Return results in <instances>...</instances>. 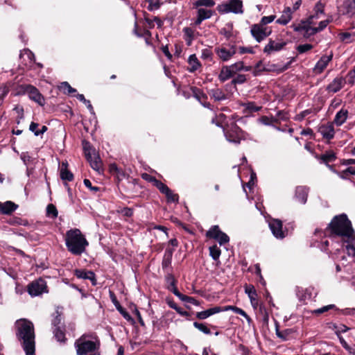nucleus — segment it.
Listing matches in <instances>:
<instances>
[{
    "label": "nucleus",
    "mask_w": 355,
    "mask_h": 355,
    "mask_svg": "<svg viewBox=\"0 0 355 355\" xmlns=\"http://www.w3.org/2000/svg\"><path fill=\"white\" fill-rule=\"evenodd\" d=\"M331 232L340 236L346 243L345 245L347 253L349 256H355V234L351 221L347 215L336 216L329 224Z\"/></svg>",
    "instance_id": "obj_1"
},
{
    "label": "nucleus",
    "mask_w": 355,
    "mask_h": 355,
    "mask_svg": "<svg viewBox=\"0 0 355 355\" xmlns=\"http://www.w3.org/2000/svg\"><path fill=\"white\" fill-rule=\"evenodd\" d=\"M17 335L19 340H23L24 349L26 355L35 354V334L33 324L31 322L21 319L16 322Z\"/></svg>",
    "instance_id": "obj_2"
},
{
    "label": "nucleus",
    "mask_w": 355,
    "mask_h": 355,
    "mask_svg": "<svg viewBox=\"0 0 355 355\" xmlns=\"http://www.w3.org/2000/svg\"><path fill=\"white\" fill-rule=\"evenodd\" d=\"M65 243L68 250L75 255L83 253L89 244L78 229H72L67 232Z\"/></svg>",
    "instance_id": "obj_3"
},
{
    "label": "nucleus",
    "mask_w": 355,
    "mask_h": 355,
    "mask_svg": "<svg viewBox=\"0 0 355 355\" xmlns=\"http://www.w3.org/2000/svg\"><path fill=\"white\" fill-rule=\"evenodd\" d=\"M75 346L78 355H95L92 354L98 349V344L82 336L76 341Z\"/></svg>",
    "instance_id": "obj_4"
},
{
    "label": "nucleus",
    "mask_w": 355,
    "mask_h": 355,
    "mask_svg": "<svg viewBox=\"0 0 355 355\" xmlns=\"http://www.w3.org/2000/svg\"><path fill=\"white\" fill-rule=\"evenodd\" d=\"M217 10L220 14H226L229 12L243 14V2L241 0H230L227 2L218 5Z\"/></svg>",
    "instance_id": "obj_5"
},
{
    "label": "nucleus",
    "mask_w": 355,
    "mask_h": 355,
    "mask_svg": "<svg viewBox=\"0 0 355 355\" xmlns=\"http://www.w3.org/2000/svg\"><path fill=\"white\" fill-rule=\"evenodd\" d=\"M250 33L257 42H261L271 34L272 29L269 26H263L258 23L252 25Z\"/></svg>",
    "instance_id": "obj_6"
},
{
    "label": "nucleus",
    "mask_w": 355,
    "mask_h": 355,
    "mask_svg": "<svg viewBox=\"0 0 355 355\" xmlns=\"http://www.w3.org/2000/svg\"><path fill=\"white\" fill-rule=\"evenodd\" d=\"M84 149L85 157L89 162L91 167L100 173L102 169V162L95 149L92 148L90 146L87 147L86 146L84 147Z\"/></svg>",
    "instance_id": "obj_7"
},
{
    "label": "nucleus",
    "mask_w": 355,
    "mask_h": 355,
    "mask_svg": "<svg viewBox=\"0 0 355 355\" xmlns=\"http://www.w3.org/2000/svg\"><path fill=\"white\" fill-rule=\"evenodd\" d=\"M84 149L85 157L89 162L91 167L100 173L102 169V162L95 149L92 148L90 146L87 147L86 146L84 147Z\"/></svg>",
    "instance_id": "obj_8"
},
{
    "label": "nucleus",
    "mask_w": 355,
    "mask_h": 355,
    "mask_svg": "<svg viewBox=\"0 0 355 355\" xmlns=\"http://www.w3.org/2000/svg\"><path fill=\"white\" fill-rule=\"evenodd\" d=\"M223 132L228 141L236 144L240 143L241 139L242 137V132L241 130L236 123H232L230 129L228 130H226L225 128H223Z\"/></svg>",
    "instance_id": "obj_9"
},
{
    "label": "nucleus",
    "mask_w": 355,
    "mask_h": 355,
    "mask_svg": "<svg viewBox=\"0 0 355 355\" xmlns=\"http://www.w3.org/2000/svg\"><path fill=\"white\" fill-rule=\"evenodd\" d=\"M206 236L210 239H214L219 243L220 245H223L229 242V236L223 232L218 225H214L206 233Z\"/></svg>",
    "instance_id": "obj_10"
},
{
    "label": "nucleus",
    "mask_w": 355,
    "mask_h": 355,
    "mask_svg": "<svg viewBox=\"0 0 355 355\" xmlns=\"http://www.w3.org/2000/svg\"><path fill=\"white\" fill-rule=\"evenodd\" d=\"M315 17V15H311L306 21H302L298 26L295 28V31H304L305 36H311L318 33L317 28L312 26L314 24L313 20Z\"/></svg>",
    "instance_id": "obj_11"
},
{
    "label": "nucleus",
    "mask_w": 355,
    "mask_h": 355,
    "mask_svg": "<svg viewBox=\"0 0 355 355\" xmlns=\"http://www.w3.org/2000/svg\"><path fill=\"white\" fill-rule=\"evenodd\" d=\"M215 52L222 61L227 62L236 54V48L235 46H221L216 47Z\"/></svg>",
    "instance_id": "obj_12"
},
{
    "label": "nucleus",
    "mask_w": 355,
    "mask_h": 355,
    "mask_svg": "<svg viewBox=\"0 0 355 355\" xmlns=\"http://www.w3.org/2000/svg\"><path fill=\"white\" fill-rule=\"evenodd\" d=\"M28 291L31 296H37L46 293L47 292L46 283L44 279H38L28 285Z\"/></svg>",
    "instance_id": "obj_13"
},
{
    "label": "nucleus",
    "mask_w": 355,
    "mask_h": 355,
    "mask_svg": "<svg viewBox=\"0 0 355 355\" xmlns=\"http://www.w3.org/2000/svg\"><path fill=\"white\" fill-rule=\"evenodd\" d=\"M269 227L275 237L282 239L286 236V232L283 230L282 222L279 219H271L268 221Z\"/></svg>",
    "instance_id": "obj_14"
},
{
    "label": "nucleus",
    "mask_w": 355,
    "mask_h": 355,
    "mask_svg": "<svg viewBox=\"0 0 355 355\" xmlns=\"http://www.w3.org/2000/svg\"><path fill=\"white\" fill-rule=\"evenodd\" d=\"M285 45L286 42H284L282 39H270L268 44H266L264 47L263 52L267 54H271L273 52L280 51Z\"/></svg>",
    "instance_id": "obj_15"
},
{
    "label": "nucleus",
    "mask_w": 355,
    "mask_h": 355,
    "mask_svg": "<svg viewBox=\"0 0 355 355\" xmlns=\"http://www.w3.org/2000/svg\"><path fill=\"white\" fill-rule=\"evenodd\" d=\"M25 92L28 95L29 98L42 105L44 103V99L37 89L32 85L26 86Z\"/></svg>",
    "instance_id": "obj_16"
},
{
    "label": "nucleus",
    "mask_w": 355,
    "mask_h": 355,
    "mask_svg": "<svg viewBox=\"0 0 355 355\" xmlns=\"http://www.w3.org/2000/svg\"><path fill=\"white\" fill-rule=\"evenodd\" d=\"M345 80L343 77H336L327 87V91L331 93H336L340 91L345 85Z\"/></svg>",
    "instance_id": "obj_17"
},
{
    "label": "nucleus",
    "mask_w": 355,
    "mask_h": 355,
    "mask_svg": "<svg viewBox=\"0 0 355 355\" xmlns=\"http://www.w3.org/2000/svg\"><path fill=\"white\" fill-rule=\"evenodd\" d=\"M319 132L322 137L327 139H331L334 138L335 135V130L333 123H329L327 124L322 125L319 127Z\"/></svg>",
    "instance_id": "obj_18"
},
{
    "label": "nucleus",
    "mask_w": 355,
    "mask_h": 355,
    "mask_svg": "<svg viewBox=\"0 0 355 355\" xmlns=\"http://www.w3.org/2000/svg\"><path fill=\"white\" fill-rule=\"evenodd\" d=\"M333 53L329 55H323L318 61L313 69L315 73H321L328 65L329 62L332 60Z\"/></svg>",
    "instance_id": "obj_19"
},
{
    "label": "nucleus",
    "mask_w": 355,
    "mask_h": 355,
    "mask_svg": "<svg viewBox=\"0 0 355 355\" xmlns=\"http://www.w3.org/2000/svg\"><path fill=\"white\" fill-rule=\"evenodd\" d=\"M245 292L248 295L251 304L254 309H257L259 306L257 299V293L254 286L250 284L245 286Z\"/></svg>",
    "instance_id": "obj_20"
},
{
    "label": "nucleus",
    "mask_w": 355,
    "mask_h": 355,
    "mask_svg": "<svg viewBox=\"0 0 355 355\" xmlns=\"http://www.w3.org/2000/svg\"><path fill=\"white\" fill-rule=\"evenodd\" d=\"M161 193L164 194L169 202H178L179 196L178 194L174 193L166 184L164 183L158 189Z\"/></svg>",
    "instance_id": "obj_21"
},
{
    "label": "nucleus",
    "mask_w": 355,
    "mask_h": 355,
    "mask_svg": "<svg viewBox=\"0 0 355 355\" xmlns=\"http://www.w3.org/2000/svg\"><path fill=\"white\" fill-rule=\"evenodd\" d=\"M75 275L78 278L89 279L93 285H96L95 274L92 270H76Z\"/></svg>",
    "instance_id": "obj_22"
},
{
    "label": "nucleus",
    "mask_w": 355,
    "mask_h": 355,
    "mask_svg": "<svg viewBox=\"0 0 355 355\" xmlns=\"http://www.w3.org/2000/svg\"><path fill=\"white\" fill-rule=\"evenodd\" d=\"M309 189L306 187L300 186L296 188L295 198L301 204H305L307 200Z\"/></svg>",
    "instance_id": "obj_23"
},
{
    "label": "nucleus",
    "mask_w": 355,
    "mask_h": 355,
    "mask_svg": "<svg viewBox=\"0 0 355 355\" xmlns=\"http://www.w3.org/2000/svg\"><path fill=\"white\" fill-rule=\"evenodd\" d=\"M348 114V110L347 109L342 108L336 113L333 123L336 124L337 126L342 125L347 121Z\"/></svg>",
    "instance_id": "obj_24"
},
{
    "label": "nucleus",
    "mask_w": 355,
    "mask_h": 355,
    "mask_svg": "<svg viewBox=\"0 0 355 355\" xmlns=\"http://www.w3.org/2000/svg\"><path fill=\"white\" fill-rule=\"evenodd\" d=\"M220 311H223L222 308H220V306H214L205 311L198 312L196 314V317L200 320H205L209 318V316L218 313Z\"/></svg>",
    "instance_id": "obj_25"
},
{
    "label": "nucleus",
    "mask_w": 355,
    "mask_h": 355,
    "mask_svg": "<svg viewBox=\"0 0 355 355\" xmlns=\"http://www.w3.org/2000/svg\"><path fill=\"white\" fill-rule=\"evenodd\" d=\"M17 205L12 201L0 202V212L3 214H10L17 208Z\"/></svg>",
    "instance_id": "obj_26"
},
{
    "label": "nucleus",
    "mask_w": 355,
    "mask_h": 355,
    "mask_svg": "<svg viewBox=\"0 0 355 355\" xmlns=\"http://www.w3.org/2000/svg\"><path fill=\"white\" fill-rule=\"evenodd\" d=\"M188 64L189 66L187 68V70L190 73H193L201 67V64L196 54H192L189 57Z\"/></svg>",
    "instance_id": "obj_27"
},
{
    "label": "nucleus",
    "mask_w": 355,
    "mask_h": 355,
    "mask_svg": "<svg viewBox=\"0 0 355 355\" xmlns=\"http://www.w3.org/2000/svg\"><path fill=\"white\" fill-rule=\"evenodd\" d=\"M234 76L230 66H224L222 67L218 76V78L221 82H225Z\"/></svg>",
    "instance_id": "obj_28"
},
{
    "label": "nucleus",
    "mask_w": 355,
    "mask_h": 355,
    "mask_svg": "<svg viewBox=\"0 0 355 355\" xmlns=\"http://www.w3.org/2000/svg\"><path fill=\"white\" fill-rule=\"evenodd\" d=\"M67 162H62L60 166V178L62 180L71 181L73 179V175L68 168Z\"/></svg>",
    "instance_id": "obj_29"
},
{
    "label": "nucleus",
    "mask_w": 355,
    "mask_h": 355,
    "mask_svg": "<svg viewBox=\"0 0 355 355\" xmlns=\"http://www.w3.org/2000/svg\"><path fill=\"white\" fill-rule=\"evenodd\" d=\"M211 98L216 101L225 100L227 96L221 89L214 88L208 92Z\"/></svg>",
    "instance_id": "obj_30"
},
{
    "label": "nucleus",
    "mask_w": 355,
    "mask_h": 355,
    "mask_svg": "<svg viewBox=\"0 0 355 355\" xmlns=\"http://www.w3.org/2000/svg\"><path fill=\"white\" fill-rule=\"evenodd\" d=\"M291 9L287 7L283 11L282 16L277 20V23L282 25L287 24L291 19Z\"/></svg>",
    "instance_id": "obj_31"
},
{
    "label": "nucleus",
    "mask_w": 355,
    "mask_h": 355,
    "mask_svg": "<svg viewBox=\"0 0 355 355\" xmlns=\"http://www.w3.org/2000/svg\"><path fill=\"white\" fill-rule=\"evenodd\" d=\"M166 280H167V282L168 284V288L175 295L177 296L178 297H180V296L182 295V293H180L178 288H176L175 286V278L173 277V275H168L167 277H166Z\"/></svg>",
    "instance_id": "obj_32"
},
{
    "label": "nucleus",
    "mask_w": 355,
    "mask_h": 355,
    "mask_svg": "<svg viewBox=\"0 0 355 355\" xmlns=\"http://www.w3.org/2000/svg\"><path fill=\"white\" fill-rule=\"evenodd\" d=\"M173 250L172 249H166L165 250L162 266L163 269L168 268L171 264L172 256H173Z\"/></svg>",
    "instance_id": "obj_33"
},
{
    "label": "nucleus",
    "mask_w": 355,
    "mask_h": 355,
    "mask_svg": "<svg viewBox=\"0 0 355 355\" xmlns=\"http://www.w3.org/2000/svg\"><path fill=\"white\" fill-rule=\"evenodd\" d=\"M230 66L232 70L233 71L234 75L237 72L241 71H249L251 70V67L245 66L243 62H236Z\"/></svg>",
    "instance_id": "obj_34"
},
{
    "label": "nucleus",
    "mask_w": 355,
    "mask_h": 355,
    "mask_svg": "<svg viewBox=\"0 0 355 355\" xmlns=\"http://www.w3.org/2000/svg\"><path fill=\"white\" fill-rule=\"evenodd\" d=\"M197 15L200 17V18L203 19L204 20L211 18L214 11H213L211 9L208 8H197Z\"/></svg>",
    "instance_id": "obj_35"
},
{
    "label": "nucleus",
    "mask_w": 355,
    "mask_h": 355,
    "mask_svg": "<svg viewBox=\"0 0 355 355\" xmlns=\"http://www.w3.org/2000/svg\"><path fill=\"white\" fill-rule=\"evenodd\" d=\"M338 36L340 41L346 44L353 42L355 40L354 33L344 32L340 33Z\"/></svg>",
    "instance_id": "obj_36"
},
{
    "label": "nucleus",
    "mask_w": 355,
    "mask_h": 355,
    "mask_svg": "<svg viewBox=\"0 0 355 355\" xmlns=\"http://www.w3.org/2000/svg\"><path fill=\"white\" fill-rule=\"evenodd\" d=\"M216 3L214 0H197L194 3V7L204 8H211L215 6Z\"/></svg>",
    "instance_id": "obj_37"
},
{
    "label": "nucleus",
    "mask_w": 355,
    "mask_h": 355,
    "mask_svg": "<svg viewBox=\"0 0 355 355\" xmlns=\"http://www.w3.org/2000/svg\"><path fill=\"white\" fill-rule=\"evenodd\" d=\"M141 178L149 182H151L153 183V184L156 187L157 189H159L162 184H163L162 182H160L159 180H157L155 177L148 174V173H143L141 175Z\"/></svg>",
    "instance_id": "obj_38"
},
{
    "label": "nucleus",
    "mask_w": 355,
    "mask_h": 355,
    "mask_svg": "<svg viewBox=\"0 0 355 355\" xmlns=\"http://www.w3.org/2000/svg\"><path fill=\"white\" fill-rule=\"evenodd\" d=\"M320 159L322 162L327 164L328 162H333L336 159V155L332 151L327 152L322 155Z\"/></svg>",
    "instance_id": "obj_39"
},
{
    "label": "nucleus",
    "mask_w": 355,
    "mask_h": 355,
    "mask_svg": "<svg viewBox=\"0 0 355 355\" xmlns=\"http://www.w3.org/2000/svg\"><path fill=\"white\" fill-rule=\"evenodd\" d=\"M273 117L274 122L278 123L280 121H286L288 119V114L284 110H280L277 112L276 116Z\"/></svg>",
    "instance_id": "obj_40"
},
{
    "label": "nucleus",
    "mask_w": 355,
    "mask_h": 355,
    "mask_svg": "<svg viewBox=\"0 0 355 355\" xmlns=\"http://www.w3.org/2000/svg\"><path fill=\"white\" fill-rule=\"evenodd\" d=\"M346 12L349 15L355 14V0H347L345 2Z\"/></svg>",
    "instance_id": "obj_41"
},
{
    "label": "nucleus",
    "mask_w": 355,
    "mask_h": 355,
    "mask_svg": "<svg viewBox=\"0 0 355 355\" xmlns=\"http://www.w3.org/2000/svg\"><path fill=\"white\" fill-rule=\"evenodd\" d=\"M54 336L58 341L64 343L65 341V336L64 333L61 329V327H58L55 328L54 331Z\"/></svg>",
    "instance_id": "obj_42"
},
{
    "label": "nucleus",
    "mask_w": 355,
    "mask_h": 355,
    "mask_svg": "<svg viewBox=\"0 0 355 355\" xmlns=\"http://www.w3.org/2000/svg\"><path fill=\"white\" fill-rule=\"evenodd\" d=\"M222 310H223V311H227V310H232L234 313H238L241 315H243L246 318H248V315H247V313L243 309L238 308L236 306H225L223 309H222Z\"/></svg>",
    "instance_id": "obj_43"
},
{
    "label": "nucleus",
    "mask_w": 355,
    "mask_h": 355,
    "mask_svg": "<svg viewBox=\"0 0 355 355\" xmlns=\"http://www.w3.org/2000/svg\"><path fill=\"white\" fill-rule=\"evenodd\" d=\"M220 253V250L216 245L209 248V254L214 260L218 259Z\"/></svg>",
    "instance_id": "obj_44"
},
{
    "label": "nucleus",
    "mask_w": 355,
    "mask_h": 355,
    "mask_svg": "<svg viewBox=\"0 0 355 355\" xmlns=\"http://www.w3.org/2000/svg\"><path fill=\"white\" fill-rule=\"evenodd\" d=\"M60 89H62L64 93L71 94L76 92V89L71 87L67 82H62L60 85Z\"/></svg>",
    "instance_id": "obj_45"
},
{
    "label": "nucleus",
    "mask_w": 355,
    "mask_h": 355,
    "mask_svg": "<svg viewBox=\"0 0 355 355\" xmlns=\"http://www.w3.org/2000/svg\"><path fill=\"white\" fill-rule=\"evenodd\" d=\"M58 211L56 207L53 204H49L46 207V214L53 218L58 216Z\"/></svg>",
    "instance_id": "obj_46"
},
{
    "label": "nucleus",
    "mask_w": 355,
    "mask_h": 355,
    "mask_svg": "<svg viewBox=\"0 0 355 355\" xmlns=\"http://www.w3.org/2000/svg\"><path fill=\"white\" fill-rule=\"evenodd\" d=\"M335 307L334 304H329L327 306H324L320 309H315L312 311V313L315 315H320L324 313L331 309H333Z\"/></svg>",
    "instance_id": "obj_47"
},
{
    "label": "nucleus",
    "mask_w": 355,
    "mask_h": 355,
    "mask_svg": "<svg viewBox=\"0 0 355 355\" xmlns=\"http://www.w3.org/2000/svg\"><path fill=\"white\" fill-rule=\"evenodd\" d=\"M225 119V115L223 114H219L214 119H212V123H215L217 126L224 128L223 123Z\"/></svg>",
    "instance_id": "obj_48"
},
{
    "label": "nucleus",
    "mask_w": 355,
    "mask_h": 355,
    "mask_svg": "<svg viewBox=\"0 0 355 355\" xmlns=\"http://www.w3.org/2000/svg\"><path fill=\"white\" fill-rule=\"evenodd\" d=\"M193 326L199 331L203 332L205 334H209L211 333L209 329L203 323L195 322H193Z\"/></svg>",
    "instance_id": "obj_49"
},
{
    "label": "nucleus",
    "mask_w": 355,
    "mask_h": 355,
    "mask_svg": "<svg viewBox=\"0 0 355 355\" xmlns=\"http://www.w3.org/2000/svg\"><path fill=\"white\" fill-rule=\"evenodd\" d=\"M245 109L248 110L250 112H258L261 109V107L257 106L253 102H249L244 105Z\"/></svg>",
    "instance_id": "obj_50"
},
{
    "label": "nucleus",
    "mask_w": 355,
    "mask_h": 355,
    "mask_svg": "<svg viewBox=\"0 0 355 355\" xmlns=\"http://www.w3.org/2000/svg\"><path fill=\"white\" fill-rule=\"evenodd\" d=\"M314 10L315 12V14L314 15L315 17L314 18V19H317L320 17L319 15L323 14L324 12V5L320 1H318L315 6Z\"/></svg>",
    "instance_id": "obj_51"
},
{
    "label": "nucleus",
    "mask_w": 355,
    "mask_h": 355,
    "mask_svg": "<svg viewBox=\"0 0 355 355\" xmlns=\"http://www.w3.org/2000/svg\"><path fill=\"white\" fill-rule=\"evenodd\" d=\"M116 307L126 320L130 321L132 323L134 322V320L130 316V315L125 310H124L120 305H117L116 306Z\"/></svg>",
    "instance_id": "obj_52"
},
{
    "label": "nucleus",
    "mask_w": 355,
    "mask_h": 355,
    "mask_svg": "<svg viewBox=\"0 0 355 355\" xmlns=\"http://www.w3.org/2000/svg\"><path fill=\"white\" fill-rule=\"evenodd\" d=\"M313 46L310 44H300L297 46V51L299 53H304L312 49Z\"/></svg>",
    "instance_id": "obj_53"
},
{
    "label": "nucleus",
    "mask_w": 355,
    "mask_h": 355,
    "mask_svg": "<svg viewBox=\"0 0 355 355\" xmlns=\"http://www.w3.org/2000/svg\"><path fill=\"white\" fill-rule=\"evenodd\" d=\"M180 299L183 302L191 303V304L196 305V306L200 304L199 302L197 300H196L195 298H193L192 297H189V296L184 295L183 294L180 296Z\"/></svg>",
    "instance_id": "obj_54"
},
{
    "label": "nucleus",
    "mask_w": 355,
    "mask_h": 355,
    "mask_svg": "<svg viewBox=\"0 0 355 355\" xmlns=\"http://www.w3.org/2000/svg\"><path fill=\"white\" fill-rule=\"evenodd\" d=\"M335 333L338 336H340L341 333H345L349 330V328L345 324H339L334 326Z\"/></svg>",
    "instance_id": "obj_55"
},
{
    "label": "nucleus",
    "mask_w": 355,
    "mask_h": 355,
    "mask_svg": "<svg viewBox=\"0 0 355 355\" xmlns=\"http://www.w3.org/2000/svg\"><path fill=\"white\" fill-rule=\"evenodd\" d=\"M275 19V15H270L267 17H263L259 22L260 24L263 26H268L267 24L272 22Z\"/></svg>",
    "instance_id": "obj_56"
},
{
    "label": "nucleus",
    "mask_w": 355,
    "mask_h": 355,
    "mask_svg": "<svg viewBox=\"0 0 355 355\" xmlns=\"http://www.w3.org/2000/svg\"><path fill=\"white\" fill-rule=\"evenodd\" d=\"M159 0H149L148 9L149 10H155L159 8Z\"/></svg>",
    "instance_id": "obj_57"
},
{
    "label": "nucleus",
    "mask_w": 355,
    "mask_h": 355,
    "mask_svg": "<svg viewBox=\"0 0 355 355\" xmlns=\"http://www.w3.org/2000/svg\"><path fill=\"white\" fill-rule=\"evenodd\" d=\"M246 81V77L245 75L239 74L233 80L232 83L234 84H242Z\"/></svg>",
    "instance_id": "obj_58"
},
{
    "label": "nucleus",
    "mask_w": 355,
    "mask_h": 355,
    "mask_svg": "<svg viewBox=\"0 0 355 355\" xmlns=\"http://www.w3.org/2000/svg\"><path fill=\"white\" fill-rule=\"evenodd\" d=\"M21 56L24 58L26 56L31 62L33 61L35 59V55L28 49H25L21 53Z\"/></svg>",
    "instance_id": "obj_59"
},
{
    "label": "nucleus",
    "mask_w": 355,
    "mask_h": 355,
    "mask_svg": "<svg viewBox=\"0 0 355 355\" xmlns=\"http://www.w3.org/2000/svg\"><path fill=\"white\" fill-rule=\"evenodd\" d=\"M273 116H271L270 118L268 117V116H262L260 118L259 121L261 123L266 125H270L271 124H272L274 122L273 121Z\"/></svg>",
    "instance_id": "obj_60"
},
{
    "label": "nucleus",
    "mask_w": 355,
    "mask_h": 355,
    "mask_svg": "<svg viewBox=\"0 0 355 355\" xmlns=\"http://www.w3.org/2000/svg\"><path fill=\"white\" fill-rule=\"evenodd\" d=\"M55 314L56 315L52 321V324L55 327V328L60 327L59 324H61L62 320L61 315L58 311L55 312Z\"/></svg>",
    "instance_id": "obj_61"
},
{
    "label": "nucleus",
    "mask_w": 355,
    "mask_h": 355,
    "mask_svg": "<svg viewBox=\"0 0 355 355\" xmlns=\"http://www.w3.org/2000/svg\"><path fill=\"white\" fill-rule=\"evenodd\" d=\"M311 113V110H306L302 112H300V114H297L295 117V120L296 121H302L304 119V117H306L308 114H309Z\"/></svg>",
    "instance_id": "obj_62"
},
{
    "label": "nucleus",
    "mask_w": 355,
    "mask_h": 355,
    "mask_svg": "<svg viewBox=\"0 0 355 355\" xmlns=\"http://www.w3.org/2000/svg\"><path fill=\"white\" fill-rule=\"evenodd\" d=\"M355 175V167H348L346 170L342 172L341 178H345L347 175Z\"/></svg>",
    "instance_id": "obj_63"
},
{
    "label": "nucleus",
    "mask_w": 355,
    "mask_h": 355,
    "mask_svg": "<svg viewBox=\"0 0 355 355\" xmlns=\"http://www.w3.org/2000/svg\"><path fill=\"white\" fill-rule=\"evenodd\" d=\"M212 53L210 50L209 49H203L202 51V55L201 57L203 59H210L211 58Z\"/></svg>",
    "instance_id": "obj_64"
}]
</instances>
